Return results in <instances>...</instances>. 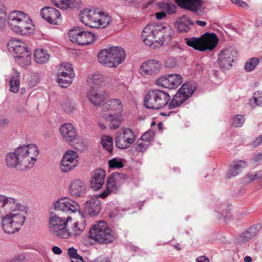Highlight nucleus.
<instances>
[{
  "label": "nucleus",
  "mask_w": 262,
  "mask_h": 262,
  "mask_svg": "<svg viewBox=\"0 0 262 262\" xmlns=\"http://www.w3.org/2000/svg\"><path fill=\"white\" fill-rule=\"evenodd\" d=\"M161 64L157 60H149L143 63L139 71L142 75H151L158 73L161 69Z\"/></svg>",
  "instance_id": "22"
},
{
  "label": "nucleus",
  "mask_w": 262,
  "mask_h": 262,
  "mask_svg": "<svg viewBox=\"0 0 262 262\" xmlns=\"http://www.w3.org/2000/svg\"><path fill=\"white\" fill-rule=\"evenodd\" d=\"M52 251L55 254H60L62 253L61 249L57 246H54L52 248Z\"/></svg>",
  "instance_id": "61"
},
{
  "label": "nucleus",
  "mask_w": 262,
  "mask_h": 262,
  "mask_svg": "<svg viewBox=\"0 0 262 262\" xmlns=\"http://www.w3.org/2000/svg\"><path fill=\"white\" fill-rule=\"evenodd\" d=\"M195 89V85L191 83L183 84L169 103V108L172 109L180 106L193 94Z\"/></svg>",
  "instance_id": "10"
},
{
  "label": "nucleus",
  "mask_w": 262,
  "mask_h": 262,
  "mask_svg": "<svg viewBox=\"0 0 262 262\" xmlns=\"http://www.w3.org/2000/svg\"><path fill=\"white\" fill-rule=\"evenodd\" d=\"M127 179V176L124 173L119 172L112 173L107 180L106 189L101 193L99 196L102 199L105 198L111 192L117 190Z\"/></svg>",
  "instance_id": "13"
},
{
  "label": "nucleus",
  "mask_w": 262,
  "mask_h": 262,
  "mask_svg": "<svg viewBox=\"0 0 262 262\" xmlns=\"http://www.w3.org/2000/svg\"><path fill=\"white\" fill-rule=\"evenodd\" d=\"M34 56L36 62L39 64L46 63L50 58L48 52L42 49H36L34 51Z\"/></svg>",
  "instance_id": "35"
},
{
  "label": "nucleus",
  "mask_w": 262,
  "mask_h": 262,
  "mask_svg": "<svg viewBox=\"0 0 262 262\" xmlns=\"http://www.w3.org/2000/svg\"><path fill=\"white\" fill-rule=\"evenodd\" d=\"M85 227V221L81 222H75L74 223L73 226L71 229H67V231L69 233L68 238L70 237H76L80 235L82 233Z\"/></svg>",
  "instance_id": "33"
},
{
  "label": "nucleus",
  "mask_w": 262,
  "mask_h": 262,
  "mask_svg": "<svg viewBox=\"0 0 262 262\" xmlns=\"http://www.w3.org/2000/svg\"><path fill=\"white\" fill-rule=\"evenodd\" d=\"M86 192V186L84 183L76 179L72 182L69 187V193L73 197H79L84 195Z\"/></svg>",
  "instance_id": "25"
},
{
  "label": "nucleus",
  "mask_w": 262,
  "mask_h": 262,
  "mask_svg": "<svg viewBox=\"0 0 262 262\" xmlns=\"http://www.w3.org/2000/svg\"><path fill=\"white\" fill-rule=\"evenodd\" d=\"M176 65V61L173 58H168L165 61V66L168 68H173Z\"/></svg>",
  "instance_id": "54"
},
{
  "label": "nucleus",
  "mask_w": 262,
  "mask_h": 262,
  "mask_svg": "<svg viewBox=\"0 0 262 262\" xmlns=\"http://www.w3.org/2000/svg\"><path fill=\"white\" fill-rule=\"evenodd\" d=\"M196 262H209V259L205 256H202L196 259Z\"/></svg>",
  "instance_id": "60"
},
{
  "label": "nucleus",
  "mask_w": 262,
  "mask_h": 262,
  "mask_svg": "<svg viewBox=\"0 0 262 262\" xmlns=\"http://www.w3.org/2000/svg\"><path fill=\"white\" fill-rule=\"evenodd\" d=\"M87 97L89 101L94 105H100L105 98V95L103 93L98 91L97 90L91 89L87 93Z\"/></svg>",
  "instance_id": "30"
},
{
  "label": "nucleus",
  "mask_w": 262,
  "mask_h": 262,
  "mask_svg": "<svg viewBox=\"0 0 262 262\" xmlns=\"http://www.w3.org/2000/svg\"><path fill=\"white\" fill-rule=\"evenodd\" d=\"M6 17V12L3 5L0 4V27H1L5 23Z\"/></svg>",
  "instance_id": "53"
},
{
  "label": "nucleus",
  "mask_w": 262,
  "mask_h": 262,
  "mask_svg": "<svg viewBox=\"0 0 262 262\" xmlns=\"http://www.w3.org/2000/svg\"><path fill=\"white\" fill-rule=\"evenodd\" d=\"M109 48L113 62L112 66H114V68L117 67L125 60V52L122 47L118 46L110 47Z\"/></svg>",
  "instance_id": "23"
},
{
  "label": "nucleus",
  "mask_w": 262,
  "mask_h": 262,
  "mask_svg": "<svg viewBox=\"0 0 262 262\" xmlns=\"http://www.w3.org/2000/svg\"><path fill=\"white\" fill-rule=\"evenodd\" d=\"M56 211L74 213L79 211V205L75 201L69 198H62L56 201L54 203Z\"/></svg>",
  "instance_id": "16"
},
{
  "label": "nucleus",
  "mask_w": 262,
  "mask_h": 262,
  "mask_svg": "<svg viewBox=\"0 0 262 262\" xmlns=\"http://www.w3.org/2000/svg\"><path fill=\"white\" fill-rule=\"evenodd\" d=\"M259 59L256 57H253L247 61L245 64L244 69L246 72H249L254 69L258 63Z\"/></svg>",
  "instance_id": "42"
},
{
  "label": "nucleus",
  "mask_w": 262,
  "mask_h": 262,
  "mask_svg": "<svg viewBox=\"0 0 262 262\" xmlns=\"http://www.w3.org/2000/svg\"><path fill=\"white\" fill-rule=\"evenodd\" d=\"M110 167L113 168H120L123 166L122 160L120 159L113 158L108 162Z\"/></svg>",
  "instance_id": "45"
},
{
  "label": "nucleus",
  "mask_w": 262,
  "mask_h": 262,
  "mask_svg": "<svg viewBox=\"0 0 262 262\" xmlns=\"http://www.w3.org/2000/svg\"><path fill=\"white\" fill-rule=\"evenodd\" d=\"M261 225L260 224H255L251 227H250L247 231L251 234V236L253 237L255 236L258 232L261 229Z\"/></svg>",
  "instance_id": "51"
},
{
  "label": "nucleus",
  "mask_w": 262,
  "mask_h": 262,
  "mask_svg": "<svg viewBox=\"0 0 262 262\" xmlns=\"http://www.w3.org/2000/svg\"><path fill=\"white\" fill-rule=\"evenodd\" d=\"M180 7L200 15L203 12V2L201 0H176Z\"/></svg>",
  "instance_id": "19"
},
{
  "label": "nucleus",
  "mask_w": 262,
  "mask_h": 262,
  "mask_svg": "<svg viewBox=\"0 0 262 262\" xmlns=\"http://www.w3.org/2000/svg\"><path fill=\"white\" fill-rule=\"evenodd\" d=\"M73 79L65 76H58L56 81L60 86L66 88L71 84Z\"/></svg>",
  "instance_id": "43"
},
{
  "label": "nucleus",
  "mask_w": 262,
  "mask_h": 262,
  "mask_svg": "<svg viewBox=\"0 0 262 262\" xmlns=\"http://www.w3.org/2000/svg\"><path fill=\"white\" fill-rule=\"evenodd\" d=\"M253 99L256 105L262 106V92L256 91L253 95Z\"/></svg>",
  "instance_id": "52"
},
{
  "label": "nucleus",
  "mask_w": 262,
  "mask_h": 262,
  "mask_svg": "<svg viewBox=\"0 0 262 262\" xmlns=\"http://www.w3.org/2000/svg\"><path fill=\"white\" fill-rule=\"evenodd\" d=\"M245 121L244 116L237 115L233 119V125L236 127H241Z\"/></svg>",
  "instance_id": "48"
},
{
  "label": "nucleus",
  "mask_w": 262,
  "mask_h": 262,
  "mask_svg": "<svg viewBox=\"0 0 262 262\" xmlns=\"http://www.w3.org/2000/svg\"><path fill=\"white\" fill-rule=\"evenodd\" d=\"M26 260V256L24 254H19L14 257L6 259L4 262H23Z\"/></svg>",
  "instance_id": "50"
},
{
  "label": "nucleus",
  "mask_w": 262,
  "mask_h": 262,
  "mask_svg": "<svg viewBox=\"0 0 262 262\" xmlns=\"http://www.w3.org/2000/svg\"><path fill=\"white\" fill-rule=\"evenodd\" d=\"M248 166V162L244 160H236L233 161L229 167L227 173V177L231 178L235 177L242 172L243 169Z\"/></svg>",
  "instance_id": "27"
},
{
  "label": "nucleus",
  "mask_w": 262,
  "mask_h": 262,
  "mask_svg": "<svg viewBox=\"0 0 262 262\" xmlns=\"http://www.w3.org/2000/svg\"><path fill=\"white\" fill-rule=\"evenodd\" d=\"M123 110L121 100L118 99H111L106 101L102 106V115L104 114H120Z\"/></svg>",
  "instance_id": "21"
},
{
  "label": "nucleus",
  "mask_w": 262,
  "mask_h": 262,
  "mask_svg": "<svg viewBox=\"0 0 262 262\" xmlns=\"http://www.w3.org/2000/svg\"><path fill=\"white\" fill-rule=\"evenodd\" d=\"M39 149L34 144L18 146L14 152L8 153L5 158L6 165L9 168H31L37 160Z\"/></svg>",
  "instance_id": "2"
},
{
  "label": "nucleus",
  "mask_w": 262,
  "mask_h": 262,
  "mask_svg": "<svg viewBox=\"0 0 262 262\" xmlns=\"http://www.w3.org/2000/svg\"><path fill=\"white\" fill-rule=\"evenodd\" d=\"M19 77L20 73L13 70L10 80V91L13 93H17L19 89Z\"/></svg>",
  "instance_id": "36"
},
{
  "label": "nucleus",
  "mask_w": 262,
  "mask_h": 262,
  "mask_svg": "<svg viewBox=\"0 0 262 262\" xmlns=\"http://www.w3.org/2000/svg\"><path fill=\"white\" fill-rule=\"evenodd\" d=\"M141 140L143 142L149 143V141L151 140V136L150 134L148 132L144 133L141 136Z\"/></svg>",
  "instance_id": "55"
},
{
  "label": "nucleus",
  "mask_w": 262,
  "mask_h": 262,
  "mask_svg": "<svg viewBox=\"0 0 262 262\" xmlns=\"http://www.w3.org/2000/svg\"><path fill=\"white\" fill-rule=\"evenodd\" d=\"M40 15L43 19L50 24H57L61 20L60 12L53 7L42 8L40 11Z\"/></svg>",
  "instance_id": "20"
},
{
  "label": "nucleus",
  "mask_w": 262,
  "mask_h": 262,
  "mask_svg": "<svg viewBox=\"0 0 262 262\" xmlns=\"http://www.w3.org/2000/svg\"><path fill=\"white\" fill-rule=\"evenodd\" d=\"M236 5L243 8H248V7L247 4L242 0H238Z\"/></svg>",
  "instance_id": "62"
},
{
  "label": "nucleus",
  "mask_w": 262,
  "mask_h": 262,
  "mask_svg": "<svg viewBox=\"0 0 262 262\" xmlns=\"http://www.w3.org/2000/svg\"><path fill=\"white\" fill-rule=\"evenodd\" d=\"M101 208V203L98 196H93L85 203L84 212L91 216H96Z\"/></svg>",
  "instance_id": "24"
},
{
  "label": "nucleus",
  "mask_w": 262,
  "mask_h": 262,
  "mask_svg": "<svg viewBox=\"0 0 262 262\" xmlns=\"http://www.w3.org/2000/svg\"><path fill=\"white\" fill-rule=\"evenodd\" d=\"M170 99L168 92L160 90L149 91L145 96L144 105L151 110H159L167 105Z\"/></svg>",
  "instance_id": "7"
},
{
  "label": "nucleus",
  "mask_w": 262,
  "mask_h": 262,
  "mask_svg": "<svg viewBox=\"0 0 262 262\" xmlns=\"http://www.w3.org/2000/svg\"><path fill=\"white\" fill-rule=\"evenodd\" d=\"M135 133L129 128H123L118 132L115 137V144L117 148H128L135 141Z\"/></svg>",
  "instance_id": "14"
},
{
  "label": "nucleus",
  "mask_w": 262,
  "mask_h": 262,
  "mask_svg": "<svg viewBox=\"0 0 262 262\" xmlns=\"http://www.w3.org/2000/svg\"><path fill=\"white\" fill-rule=\"evenodd\" d=\"M60 133L64 141L68 142L77 141L75 148L79 150L84 149L82 143H79V138L74 126L71 123H66L61 125Z\"/></svg>",
  "instance_id": "11"
},
{
  "label": "nucleus",
  "mask_w": 262,
  "mask_h": 262,
  "mask_svg": "<svg viewBox=\"0 0 262 262\" xmlns=\"http://www.w3.org/2000/svg\"><path fill=\"white\" fill-rule=\"evenodd\" d=\"M112 58L109 47L101 50L98 54L99 62L102 64L110 68H114V66H112L113 62Z\"/></svg>",
  "instance_id": "31"
},
{
  "label": "nucleus",
  "mask_w": 262,
  "mask_h": 262,
  "mask_svg": "<svg viewBox=\"0 0 262 262\" xmlns=\"http://www.w3.org/2000/svg\"><path fill=\"white\" fill-rule=\"evenodd\" d=\"M54 5L61 9H66L70 6L71 0H51Z\"/></svg>",
  "instance_id": "44"
},
{
  "label": "nucleus",
  "mask_w": 262,
  "mask_h": 262,
  "mask_svg": "<svg viewBox=\"0 0 262 262\" xmlns=\"http://www.w3.org/2000/svg\"><path fill=\"white\" fill-rule=\"evenodd\" d=\"M166 16V14L164 12H161L156 13V17L158 19H162L164 18Z\"/></svg>",
  "instance_id": "64"
},
{
  "label": "nucleus",
  "mask_w": 262,
  "mask_h": 262,
  "mask_svg": "<svg viewBox=\"0 0 262 262\" xmlns=\"http://www.w3.org/2000/svg\"><path fill=\"white\" fill-rule=\"evenodd\" d=\"M104 80L103 76L98 72L90 75L87 79L88 84L92 88L99 85Z\"/></svg>",
  "instance_id": "38"
},
{
  "label": "nucleus",
  "mask_w": 262,
  "mask_h": 262,
  "mask_svg": "<svg viewBox=\"0 0 262 262\" xmlns=\"http://www.w3.org/2000/svg\"><path fill=\"white\" fill-rule=\"evenodd\" d=\"M262 159V153H258L253 156L252 160L254 163L258 164Z\"/></svg>",
  "instance_id": "57"
},
{
  "label": "nucleus",
  "mask_w": 262,
  "mask_h": 262,
  "mask_svg": "<svg viewBox=\"0 0 262 262\" xmlns=\"http://www.w3.org/2000/svg\"><path fill=\"white\" fill-rule=\"evenodd\" d=\"M90 236L100 244L112 243L115 238L112 230L104 221H100L91 227L90 229Z\"/></svg>",
  "instance_id": "9"
},
{
  "label": "nucleus",
  "mask_w": 262,
  "mask_h": 262,
  "mask_svg": "<svg viewBox=\"0 0 262 262\" xmlns=\"http://www.w3.org/2000/svg\"><path fill=\"white\" fill-rule=\"evenodd\" d=\"M236 56L237 51L233 47L223 49L219 54V66L225 70L229 69Z\"/></svg>",
  "instance_id": "15"
},
{
  "label": "nucleus",
  "mask_w": 262,
  "mask_h": 262,
  "mask_svg": "<svg viewBox=\"0 0 262 262\" xmlns=\"http://www.w3.org/2000/svg\"><path fill=\"white\" fill-rule=\"evenodd\" d=\"M246 179L248 180L249 181L252 182L254 180H256L257 178L256 177L255 173V174H248L246 176Z\"/></svg>",
  "instance_id": "63"
},
{
  "label": "nucleus",
  "mask_w": 262,
  "mask_h": 262,
  "mask_svg": "<svg viewBox=\"0 0 262 262\" xmlns=\"http://www.w3.org/2000/svg\"><path fill=\"white\" fill-rule=\"evenodd\" d=\"M105 176V171L103 170L99 169L94 171L91 180V187L94 190H98L102 187Z\"/></svg>",
  "instance_id": "28"
},
{
  "label": "nucleus",
  "mask_w": 262,
  "mask_h": 262,
  "mask_svg": "<svg viewBox=\"0 0 262 262\" xmlns=\"http://www.w3.org/2000/svg\"><path fill=\"white\" fill-rule=\"evenodd\" d=\"M8 23L12 31L21 35H28L34 30L31 19L23 11L11 12L8 16Z\"/></svg>",
  "instance_id": "4"
},
{
  "label": "nucleus",
  "mask_w": 262,
  "mask_h": 262,
  "mask_svg": "<svg viewBox=\"0 0 262 262\" xmlns=\"http://www.w3.org/2000/svg\"><path fill=\"white\" fill-rule=\"evenodd\" d=\"M68 35L71 41L82 46L90 44L95 39L94 34L79 28L70 30Z\"/></svg>",
  "instance_id": "12"
},
{
  "label": "nucleus",
  "mask_w": 262,
  "mask_h": 262,
  "mask_svg": "<svg viewBox=\"0 0 262 262\" xmlns=\"http://www.w3.org/2000/svg\"><path fill=\"white\" fill-rule=\"evenodd\" d=\"M26 207L17 199L0 195V215L2 228L8 233L18 231L26 219Z\"/></svg>",
  "instance_id": "1"
},
{
  "label": "nucleus",
  "mask_w": 262,
  "mask_h": 262,
  "mask_svg": "<svg viewBox=\"0 0 262 262\" xmlns=\"http://www.w3.org/2000/svg\"><path fill=\"white\" fill-rule=\"evenodd\" d=\"M15 61L21 67H26L31 63V52L25 53V55L19 56L14 55Z\"/></svg>",
  "instance_id": "37"
},
{
  "label": "nucleus",
  "mask_w": 262,
  "mask_h": 262,
  "mask_svg": "<svg viewBox=\"0 0 262 262\" xmlns=\"http://www.w3.org/2000/svg\"><path fill=\"white\" fill-rule=\"evenodd\" d=\"M194 23L189 16L183 15L178 18L176 22V26L179 31L181 32H188L190 29V26H192Z\"/></svg>",
  "instance_id": "29"
},
{
  "label": "nucleus",
  "mask_w": 262,
  "mask_h": 262,
  "mask_svg": "<svg viewBox=\"0 0 262 262\" xmlns=\"http://www.w3.org/2000/svg\"><path fill=\"white\" fill-rule=\"evenodd\" d=\"M185 39L188 46L200 51H211L216 46L219 42L215 33H206L200 38L193 37Z\"/></svg>",
  "instance_id": "6"
},
{
  "label": "nucleus",
  "mask_w": 262,
  "mask_h": 262,
  "mask_svg": "<svg viewBox=\"0 0 262 262\" xmlns=\"http://www.w3.org/2000/svg\"><path fill=\"white\" fill-rule=\"evenodd\" d=\"M68 254L71 258V262H84L82 257L77 254V250L73 247L69 248Z\"/></svg>",
  "instance_id": "41"
},
{
  "label": "nucleus",
  "mask_w": 262,
  "mask_h": 262,
  "mask_svg": "<svg viewBox=\"0 0 262 262\" xmlns=\"http://www.w3.org/2000/svg\"><path fill=\"white\" fill-rule=\"evenodd\" d=\"M103 118L107 121H110V127L112 129H117L122 122V118L119 114H104Z\"/></svg>",
  "instance_id": "32"
},
{
  "label": "nucleus",
  "mask_w": 262,
  "mask_h": 262,
  "mask_svg": "<svg viewBox=\"0 0 262 262\" xmlns=\"http://www.w3.org/2000/svg\"><path fill=\"white\" fill-rule=\"evenodd\" d=\"M26 260V256L24 254H19L14 257L6 259L4 262H23Z\"/></svg>",
  "instance_id": "49"
},
{
  "label": "nucleus",
  "mask_w": 262,
  "mask_h": 262,
  "mask_svg": "<svg viewBox=\"0 0 262 262\" xmlns=\"http://www.w3.org/2000/svg\"><path fill=\"white\" fill-rule=\"evenodd\" d=\"M78 158V156L76 151L71 150L67 151L60 163L61 171L67 172L73 170L77 165Z\"/></svg>",
  "instance_id": "18"
},
{
  "label": "nucleus",
  "mask_w": 262,
  "mask_h": 262,
  "mask_svg": "<svg viewBox=\"0 0 262 262\" xmlns=\"http://www.w3.org/2000/svg\"><path fill=\"white\" fill-rule=\"evenodd\" d=\"M62 106L64 111L67 113L74 112L76 108L75 103L69 100L63 103Z\"/></svg>",
  "instance_id": "46"
},
{
  "label": "nucleus",
  "mask_w": 262,
  "mask_h": 262,
  "mask_svg": "<svg viewBox=\"0 0 262 262\" xmlns=\"http://www.w3.org/2000/svg\"><path fill=\"white\" fill-rule=\"evenodd\" d=\"M149 145V143L144 142L143 141L138 142V143L134 146V148L138 152H141L145 151L148 146Z\"/></svg>",
  "instance_id": "47"
},
{
  "label": "nucleus",
  "mask_w": 262,
  "mask_h": 262,
  "mask_svg": "<svg viewBox=\"0 0 262 262\" xmlns=\"http://www.w3.org/2000/svg\"><path fill=\"white\" fill-rule=\"evenodd\" d=\"M101 144L104 148L107 150L110 153L113 151V138L109 136H104L102 138Z\"/></svg>",
  "instance_id": "40"
},
{
  "label": "nucleus",
  "mask_w": 262,
  "mask_h": 262,
  "mask_svg": "<svg viewBox=\"0 0 262 262\" xmlns=\"http://www.w3.org/2000/svg\"><path fill=\"white\" fill-rule=\"evenodd\" d=\"M72 217L60 216L57 212H51L50 215L49 223L50 231L59 238H68L69 233L67 231V223Z\"/></svg>",
  "instance_id": "8"
},
{
  "label": "nucleus",
  "mask_w": 262,
  "mask_h": 262,
  "mask_svg": "<svg viewBox=\"0 0 262 262\" xmlns=\"http://www.w3.org/2000/svg\"><path fill=\"white\" fill-rule=\"evenodd\" d=\"M9 50L14 52V55L18 56L25 55V53L30 52L25 43L16 39H11L8 42Z\"/></svg>",
  "instance_id": "26"
},
{
  "label": "nucleus",
  "mask_w": 262,
  "mask_h": 262,
  "mask_svg": "<svg viewBox=\"0 0 262 262\" xmlns=\"http://www.w3.org/2000/svg\"><path fill=\"white\" fill-rule=\"evenodd\" d=\"M183 82L182 76L177 74L162 76L156 81V84L163 88L173 89L178 87Z\"/></svg>",
  "instance_id": "17"
},
{
  "label": "nucleus",
  "mask_w": 262,
  "mask_h": 262,
  "mask_svg": "<svg viewBox=\"0 0 262 262\" xmlns=\"http://www.w3.org/2000/svg\"><path fill=\"white\" fill-rule=\"evenodd\" d=\"M242 237L244 241H248L253 238L251 234L247 230L242 234Z\"/></svg>",
  "instance_id": "58"
},
{
  "label": "nucleus",
  "mask_w": 262,
  "mask_h": 262,
  "mask_svg": "<svg viewBox=\"0 0 262 262\" xmlns=\"http://www.w3.org/2000/svg\"><path fill=\"white\" fill-rule=\"evenodd\" d=\"M81 21L91 28H103L108 25L110 17L97 9H84L79 14Z\"/></svg>",
  "instance_id": "5"
},
{
  "label": "nucleus",
  "mask_w": 262,
  "mask_h": 262,
  "mask_svg": "<svg viewBox=\"0 0 262 262\" xmlns=\"http://www.w3.org/2000/svg\"><path fill=\"white\" fill-rule=\"evenodd\" d=\"M141 36L145 44L155 49L171 40V30L169 27L151 24L144 28Z\"/></svg>",
  "instance_id": "3"
},
{
  "label": "nucleus",
  "mask_w": 262,
  "mask_h": 262,
  "mask_svg": "<svg viewBox=\"0 0 262 262\" xmlns=\"http://www.w3.org/2000/svg\"><path fill=\"white\" fill-rule=\"evenodd\" d=\"M57 76H65L73 79L75 77V73L71 64L67 63L61 64Z\"/></svg>",
  "instance_id": "34"
},
{
  "label": "nucleus",
  "mask_w": 262,
  "mask_h": 262,
  "mask_svg": "<svg viewBox=\"0 0 262 262\" xmlns=\"http://www.w3.org/2000/svg\"><path fill=\"white\" fill-rule=\"evenodd\" d=\"M93 262H111L109 258L105 256H100Z\"/></svg>",
  "instance_id": "59"
},
{
  "label": "nucleus",
  "mask_w": 262,
  "mask_h": 262,
  "mask_svg": "<svg viewBox=\"0 0 262 262\" xmlns=\"http://www.w3.org/2000/svg\"><path fill=\"white\" fill-rule=\"evenodd\" d=\"M159 7L169 14H174L176 12V6L172 3L167 2H163L159 3Z\"/></svg>",
  "instance_id": "39"
},
{
  "label": "nucleus",
  "mask_w": 262,
  "mask_h": 262,
  "mask_svg": "<svg viewBox=\"0 0 262 262\" xmlns=\"http://www.w3.org/2000/svg\"><path fill=\"white\" fill-rule=\"evenodd\" d=\"M262 143V135L257 137L255 140L252 142V145L253 147H257Z\"/></svg>",
  "instance_id": "56"
}]
</instances>
